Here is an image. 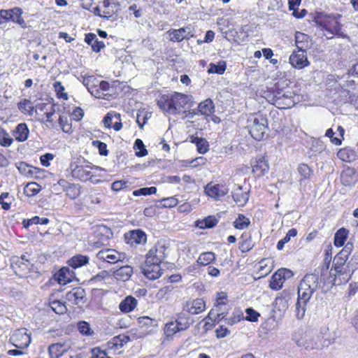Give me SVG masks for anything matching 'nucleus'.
I'll return each mask as SVG.
<instances>
[{
    "mask_svg": "<svg viewBox=\"0 0 358 358\" xmlns=\"http://www.w3.org/2000/svg\"><path fill=\"white\" fill-rule=\"evenodd\" d=\"M319 286V276L315 273L306 274L298 287V299L296 303V316L302 319L306 313L307 303Z\"/></svg>",
    "mask_w": 358,
    "mask_h": 358,
    "instance_id": "nucleus-1",
    "label": "nucleus"
},
{
    "mask_svg": "<svg viewBox=\"0 0 358 358\" xmlns=\"http://www.w3.org/2000/svg\"><path fill=\"white\" fill-rule=\"evenodd\" d=\"M232 197L237 205L244 206L248 201L249 195L248 192L243 191L241 186H238L232 192Z\"/></svg>",
    "mask_w": 358,
    "mask_h": 358,
    "instance_id": "nucleus-22",
    "label": "nucleus"
},
{
    "mask_svg": "<svg viewBox=\"0 0 358 358\" xmlns=\"http://www.w3.org/2000/svg\"><path fill=\"white\" fill-rule=\"evenodd\" d=\"M96 257L99 259L105 261L110 264H115L124 259V255L113 249H106L100 250Z\"/></svg>",
    "mask_w": 358,
    "mask_h": 358,
    "instance_id": "nucleus-10",
    "label": "nucleus"
},
{
    "mask_svg": "<svg viewBox=\"0 0 358 358\" xmlns=\"http://www.w3.org/2000/svg\"><path fill=\"white\" fill-rule=\"evenodd\" d=\"M228 192L227 187L220 184L212 185L209 183L205 187L206 194L216 200H219L221 197L225 196Z\"/></svg>",
    "mask_w": 358,
    "mask_h": 358,
    "instance_id": "nucleus-13",
    "label": "nucleus"
},
{
    "mask_svg": "<svg viewBox=\"0 0 358 358\" xmlns=\"http://www.w3.org/2000/svg\"><path fill=\"white\" fill-rule=\"evenodd\" d=\"M298 172L301 176L300 181L309 179L313 173V170L307 164H301L298 167Z\"/></svg>",
    "mask_w": 358,
    "mask_h": 358,
    "instance_id": "nucleus-43",
    "label": "nucleus"
},
{
    "mask_svg": "<svg viewBox=\"0 0 358 358\" xmlns=\"http://www.w3.org/2000/svg\"><path fill=\"white\" fill-rule=\"evenodd\" d=\"M192 96L179 92L162 95L157 101L159 107L170 114L179 113L181 108L191 106Z\"/></svg>",
    "mask_w": 358,
    "mask_h": 358,
    "instance_id": "nucleus-2",
    "label": "nucleus"
},
{
    "mask_svg": "<svg viewBox=\"0 0 358 358\" xmlns=\"http://www.w3.org/2000/svg\"><path fill=\"white\" fill-rule=\"evenodd\" d=\"M127 187V182L124 180H117L112 183L111 189L117 192Z\"/></svg>",
    "mask_w": 358,
    "mask_h": 358,
    "instance_id": "nucleus-59",
    "label": "nucleus"
},
{
    "mask_svg": "<svg viewBox=\"0 0 358 358\" xmlns=\"http://www.w3.org/2000/svg\"><path fill=\"white\" fill-rule=\"evenodd\" d=\"M89 92L96 99H105V96L108 94V93H103L97 85L90 88Z\"/></svg>",
    "mask_w": 358,
    "mask_h": 358,
    "instance_id": "nucleus-53",
    "label": "nucleus"
},
{
    "mask_svg": "<svg viewBox=\"0 0 358 358\" xmlns=\"http://www.w3.org/2000/svg\"><path fill=\"white\" fill-rule=\"evenodd\" d=\"M18 108L22 113H28L30 115L33 114V111L34 110V107L33 106L31 101L27 99H24L18 103Z\"/></svg>",
    "mask_w": 358,
    "mask_h": 358,
    "instance_id": "nucleus-42",
    "label": "nucleus"
},
{
    "mask_svg": "<svg viewBox=\"0 0 358 358\" xmlns=\"http://www.w3.org/2000/svg\"><path fill=\"white\" fill-rule=\"evenodd\" d=\"M71 348L70 341L56 343L51 344L48 348V352L51 358H58L64 355Z\"/></svg>",
    "mask_w": 358,
    "mask_h": 358,
    "instance_id": "nucleus-15",
    "label": "nucleus"
},
{
    "mask_svg": "<svg viewBox=\"0 0 358 358\" xmlns=\"http://www.w3.org/2000/svg\"><path fill=\"white\" fill-rule=\"evenodd\" d=\"M306 51H294L289 57V63L295 69H301L310 64L306 55Z\"/></svg>",
    "mask_w": 358,
    "mask_h": 358,
    "instance_id": "nucleus-9",
    "label": "nucleus"
},
{
    "mask_svg": "<svg viewBox=\"0 0 358 358\" xmlns=\"http://www.w3.org/2000/svg\"><path fill=\"white\" fill-rule=\"evenodd\" d=\"M357 176L353 169H347L341 174L342 183L345 186H350L357 181Z\"/></svg>",
    "mask_w": 358,
    "mask_h": 358,
    "instance_id": "nucleus-30",
    "label": "nucleus"
},
{
    "mask_svg": "<svg viewBox=\"0 0 358 358\" xmlns=\"http://www.w3.org/2000/svg\"><path fill=\"white\" fill-rule=\"evenodd\" d=\"M124 240L131 246L144 245L147 241V235L141 229H134L124 234Z\"/></svg>",
    "mask_w": 358,
    "mask_h": 358,
    "instance_id": "nucleus-8",
    "label": "nucleus"
},
{
    "mask_svg": "<svg viewBox=\"0 0 358 358\" xmlns=\"http://www.w3.org/2000/svg\"><path fill=\"white\" fill-rule=\"evenodd\" d=\"M22 10L19 7H15L10 9V21L19 24L22 28L27 27V23L22 17Z\"/></svg>",
    "mask_w": 358,
    "mask_h": 358,
    "instance_id": "nucleus-27",
    "label": "nucleus"
},
{
    "mask_svg": "<svg viewBox=\"0 0 358 358\" xmlns=\"http://www.w3.org/2000/svg\"><path fill=\"white\" fill-rule=\"evenodd\" d=\"M93 146L97 148L99 153L103 156H107L108 155V150L107 149V145L100 141L96 140L92 141Z\"/></svg>",
    "mask_w": 358,
    "mask_h": 358,
    "instance_id": "nucleus-52",
    "label": "nucleus"
},
{
    "mask_svg": "<svg viewBox=\"0 0 358 358\" xmlns=\"http://www.w3.org/2000/svg\"><path fill=\"white\" fill-rule=\"evenodd\" d=\"M270 101L280 108H290L295 103L290 96L285 95V94L280 95V93L278 95H274Z\"/></svg>",
    "mask_w": 358,
    "mask_h": 358,
    "instance_id": "nucleus-20",
    "label": "nucleus"
},
{
    "mask_svg": "<svg viewBox=\"0 0 358 358\" xmlns=\"http://www.w3.org/2000/svg\"><path fill=\"white\" fill-rule=\"evenodd\" d=\"M252 173L257 177H261L268 171L269 165L268 161L264 157L256 159L252 165Z\"/></svg>",
    "mask_w": 358,
    "mask_h": 358,
    "instance_id": "nucleus-19",
    "label": "nucleus"
},
{
    "mask_svg": "<svg viewBox=\"0 0 358 358\" xmlns=\"http://www.w3.org/2000/svg\"><path fill=\"white\" fill-rule=\"evenodd\" d=\"M227 314V309L224 301L217 303L209 312L208 317L215 322H220Z\"/></svg>",
    "mask_w": 358,
    "mask_h": 358,
    "instance_id": "nucleus-18",
    "label": "nucleus"
},
{
    "mask_svg": "<svg viewBox=\"0 0 358 358\" xmlns=\"http://www.w3.org/2000/svg\"><path fill=\"white\" fill-rule=\"evenodd\" d=\"M136 306L137 300L131 296H128L120 302L119 308L123 313H129L132 311Z\"/></svg>",
    "mask_w": 358,
    "mask_h": 358,
    "instance_id": "nucleus-26",
    "label": "nucleus"
},
{
    "mask_svg": "<svg viewBox=\"0 0 358 358\" xmlns=\"http://www.w3.org/2000/svg\"><path fill=\"white\" fill-rule=\"evenodd\" d=\"M191 142L196 146L197 151L201 154H204L208 150V143L202 138L192 136Z\"/></svg>",
    "mask_w": 358,
    "mask_h": 358,
    "instance_id": "nucleus-33",
    "label": "nucleus"
},
{
    "mask_svg": "<svg viewBox=\"0 0 358 358\" xmlns=\"http://www.w3.org/2000/svg\"><path fill=\"white\" fill-rule=\"evenodd\" d=\"M177 327H178V326H177L176 323L174 322H171L166 324V327H165V333H166V336H171L178 331H181L180 330L177 329H178Z\"/></svg>",
    "mask_w": 358,
    "mask_h": 358,
    "instance_id": "nucleus-55",
    "label": "nucleus"
},
{
    "mask_svg": "<svg viewBox=\"0 0 358 358\" xmlns=\"http://www.w3.org/2000/svg\"><path fill=\"white\" fill-rule=\"evenodd\" d=\"M10 9L0 10V24L6 23L10 21Z\"/></svg>",
    "mask_w": 358,
    "mask_h": 358,
    "instance_id": "nucleus-62",
    "label": "nucleus"
},
{
    "mask_svg": "<svg viewBox=\"0 0 358 358\" xmlns=\"http://www.w3.org/2000/svg\"><path fill=\"white\" fill-rule=\"evenodd\" d=\"M143 275L150 280H155L159 278L162 273L160 265L147 264L145 262L141 266Z\"/></svg>",
    "mask_w": 358,
    "mask_h": 358,
    "instance_id": "nucleus-14",
    "label": "nucleus"
},
{
    "mask_svg": "<svg viewBox=\"0 0 358 358\" xmlns=\"http://www.w3.org/2000/svg\"><path fill=\"white\" fill-rule=\"evenodd\" d=\"M198 110L201 115L210 116L215 110V105L210 99H207L199 104Z\"/></svg>",
    "mask_w": 358,
    "mask_h": 358,
    "instance_id": "nucleus-28",
    "label": "nucleus"
},
{
    "mask_svg": "<svg viewBox=\"0 0 358 358\" xmlns=\"http://www.w3.org/2000/svg\"><path fill=\"white\" fill-rule=\"evenodd\" d=\"M13 201V197L10 196L8 192H3L0 195V204L4 210H8L10 208Z\"/></svg>",
    "mask_w": 358,
    "mask_h": 358,
    "instance_id": "nucleus-44",
    "label": "nucleus"
},
{
    "mask_svg": "<svg viewBox=\"0 0 358 358\" xmlns=\"http://www.w3.org/2000/svg\"><path fill=\"white\" fill-rule=\"evenodd\" d=\"M11 339L15 342L13 345L20 349L27 348L31 341L30 334H28L27 329L16 330L12 335Z\"/></svg>",
    "mask_w": 358,
    "mask_h": 358,
    "instance_id": "nucleus-7",
    "label": "nucleus"
},
{
    "mask_svg": "<svg viewBox=\"0 0 358 358\" xmlns=\"http://www.w3.org/2000/svg\"><path fill=\"white\" fill-rule=\"evenodd\" d=\"M289 292H283L280 296H278L274 301L275 308L280 311H285L289 306V301L290 299Z\"/></svg>",
    "mask_w": 358,
    "mask_h": 358,
    "instance_id": "nucleus-24",
    "label": "nucleus"
},
{
    "mask_svg": "<svg viewBox=\"0 0 358 358\" xmlns=\"http://www.w3.org/2000/svg\"><path fill=\"white\" fill-rule=\"evenodd\" d=\"M337 155L343 162H351L355 157L354 152L346 148L340 150Z\"/></svg>",
    "mask_w": 358,
    "mask_h": 358,
    "instance_id": "nucleus-46",
    "label": "nucleus"
},
{
    "mask_svg": "<svg viewBox=\"0 0 358 358\" xmlns=\"http://www.w3.org/2000/svg\"><path fill=\"white\" fill-rule=\"evenodd\" d=\"M89 262V257L83 255H76L69 260V264L74 268L81 267Z\"/></svg>",
    "mask_w": 358,
    "mask_h": 358,
    "instance_id": "nucleus-31",
    "label": "nucleus"
},
{
    "mask_svg": "<svg viewBox=\"0 0 358 358\" xmlns=\"http://www.w3.org/2000/svg\"><path fill=\"white\" fill-rule=\"evenodd\" d=\"M347 260V257L341 256V254L339 253L334 257L333 261V266L336 275H340L343 274V266H344Z\"/></svg>",
    "mask_w": 358,
    "mask_h": 358,
    "instance_id": "nucleus-34",
    "label": "nucleus"
},
{
    "mask_svg": "<svg viewBox=\"0 0 358 358\" xmlns=\"http://www.w3.org/2000/svg\"><path fill=\"white\" fill-rule=\"evenodd\" d=\"M129 341H130V338L128 336L120 334L113 337L111 341L108 342V345L111 348L118 350L119 348L123 347Z\"/></svg>",
    "mask_w": 358,
    "mask_h": 358,
    "instance_id": "nucleus-29",
    "label": "nucleus"
},
{
    "mask_svg": "<svg viewBox=\"0 0 358 358\" xmlns=\"http://www.w3.org/2000/svg\"><path fill=\"white\" fill-rule=\"evenodd\" d=\"M246 320L250 322H256L258 320V317L260 316V314L257 313L254 309L249 308H247L246 310Z\"/></svg>",
    "mask_w": 358,
    "mask_h": 358,
    "instance_id": "nucleus-56",
    "label": "nucleus"
},
{
    "mask_svg": "<svg viewBox=\"0 0 358 358\" xmlns=\"http://www.w3.org/2000/svg\"><path fill=\"white\" fill-rule=\"evenodd\" d=\"M59 124L64 132L70 133L71 131V126L66 122V117L60 116L59 118Z\"/></svg>",
    "mask_w": 358,
    "mask_h": 358,
    "instance_id": "nucleus-58",
    "label": "nucleus"
},
{
    "mask_svg": "<svg viewBox=\"0 0 358 358\" xmlns=\"http://www.w3.org/2000/svg\"><path fill=\"white\" fill-rule=\"evenodd\" d=\"M41 189V186L36 182H29L24 188V194L28 196H33L38 194Z\"/></svg>",
    "mask_w": 358,
    "mask_h": 358,
    "instance_id": "nucleus-41",
    "label": "nucleus"
},
{
    "mask_svg": "<svg viewBox=\"0 0 358 358\" xmlns=\"http://www.w3.org/2000/svg\"><path fill=\"white\" fill-rule=\"evenodd\" d=\"M96 81V78L93 76H87L83 77V84L87 87L88 91L90 90V88L93 87L96 84L94 82Z\"/></svg>",
    "mask_w": 358,
    "mask_h": 358,
    "instance_id": "nucleus-57",
    "label": "nucleus"
},
{
    "mask_svg": "<svg viewBox=\"0 0 358 358\" xmlns=\"http://www.w3.org/2000/svg\"><path fill=\"white\" fill-rule=\"evenodd\" d=\"M96 236H101L102 241H106L113 237V232L110 228L106 225H99L95 231Z\"/></svg>",
    "mask_w": 358,
    "mask_h": 358,
    "instance_id": "nucleus-36",
    "label": "nucleus"
},
{
    "mask_svg": "<svg viewBox=\"0 0 358 358\" xmlns=\"http://www.w3.org/2000/svg\"><path fill=\"white\" fill-rule=\"evenodd\" d=\"M157 192V188L155 187H143L138 189H136L133 192V194L134 196H141V195H151L155 194Z\"/></svg>",
    "mask_w": 358,
    "mask_h": 358,
    "instance_id": "nucleus-48",
    "label": "nucleus"
},
{
    "mask_svg": "<svg viewBox=\"0 0 358 358\" xmlns=\"http://www.w3.org/2000/svg\"><path fill=\"white\" fill-rule=\"evenodd\" d=\"M216 336L217 338H224L227 335L229 334L230 331L228 330L227 328L224 327V326H220L215 331Z\"/></svg>",
    "mask_w": 358,
    "mask_h": 358,
    "instance_id": "nucleus-64",
    "label": "nucleus"
},
{
    "mask_svg": "<svg viewBox=\"0 0 358 358\" xmlns=\"http://www.w3.org/2000/svg\"><path fill=\"white\" fill-rule=\"evenodd\" d=\"M175 322L178 326L177 329L180 331H185L190 327L189 318L185 317L182 313L178 315Z\"/></svg>",
    "mask_w": 358,
    "mask_h": 358,
    "instance_id": "nucleus-40",
    "label": "nucleus"
},
{
    "mask_svg": "<svg viewBox=\"0 0 358 358\" xmlns=\"http://www.w3.org/2000/svg\"><path fill=\"white\" fill-rule=\"evenodd\" d=\"M326 136L329 137L331 141L335 145H341L342 142V139L338 137H334V132L332 129H329L326 131Z\"/></svg>",
    "mask_w": 358,
    "mask_h": 358,
    "instance_id": "nucleus-61",
    "label": "nucleus"
},
{
    "mask_svg": "<svg viewBox=\"0 0 358 358\" xmlns=\"http://www.w3.org/2000/svg\"><path fill=\"white\" fill-rule=\"evenodd\" d=\"M133 273V268L129 266H121L113 272L114 277L119 280H128Z\"/></svg>",
    "mask_w": 358,
    "mask_h": 358,
    "instance_id": "nucleus-25",
    "label": "nucleus"
},
{
    "mask_svg": "<svg viewBox=\"0 0 358 358\" xmlns=\"http://www.w3.org/2000/svg\"><path fill=\"white\" fill-rule=\"evenodd\" d=\"M85 289L80 287H77L66 293V299L72 304L82 306L85 302Z\"/></svg>",
    "mask_w": 358,
    "mask_h": 358,
    "instance_id": "nucleus-11",
    "label": "nucleus"
},
{
    "mask_svg": "<svg viewBox=\"0 0 358 358\" xmlns=\"http://www.w3.org/2000/svg\"><path fill=\"white\" fill-rule=\"evenodd\" d=\"M353 249V244L352 243L348 242L343 250L339 252L341 256H344L348 259L349 255L352 252Z\"/></svg>",
    "mask_w": 358,
    "mask_h": 358,
    "instance_id": "nucleus-63",
    "label": "nucleus"
},
{
    "mask_svg": "<svg viewBox=\"0 0 358 358\" xmlns=\"http://www.w3.org/2000/svg\"><path fill=\"white\" fill-rule=\"evenodd\" d=\"M134 148L139 151L136 152L137 157H144L148 155V150L145 149L143 142L141 139H136L134 143Z\"/></svg>",
    "mask_w": 358,
    "mask_h": 358,
    "instance_id": "nucleus-49",
    "label": "nucleus"
},
{
    "mask_svg": "<svg viewBox=\"0 0 358 358\" xmlns=\"http://www.w3.org/2000/svg\"><path fill=\"white\" fill-rule=\"evenodd\" d=\"M94 13L101 17L110 19L113 17L115 14L114 6L110 3V0H103V1L95 8Z\"/></svg>",
    "mask_w": 358,
    "mask_h": 358,
    "instance_id": "nucleus-12",
    "label": "nucleus"
},
{
    "mask_svg": "<svg viewBox=\"0 0 358 358\" xmlns=\"http://www.w3.org/2000/svg\"><path fill=\"white\" fill-rule=\"evenodd\" d=\"M248 127L252 137L257 141H261L268 130V120L265 115H257L249 120Z\"/></svg>",
    "mask_w": 358,
    "mask_h": 358,
    "instance_id": "nucleus-4",
    "label": "nucleus"
},
{
    "mask_svg": "<svg viewBox=\"0 0 358 358\" xmlns=\"http://www.w3.org/2000/svg\"><path fill=\"white\" fill-rule=\"evenodd\" d=\"M50 307L57 314H62L66 310V306L59 301H54L51 302Z\"/></svg>",
    "mask_w": 358,
    "mask_h": 358,
    "instance_id": "nucleus-51",
    "label": "nucleus"
},
{
    "mask_svg": "<svg viewBox=\"0 0 358 358\" xmlns=\"http://www.w3.org/2000/svg\"><path fill=\"white\" fill-rule=\"evenodd\" d=\"M348 234V231L341 228L337 231L334 236V245L336 247H341L344 245Z\"/></svg>",
    "mask_w": 358,
    "mask_h": 358,
    "instance_id": "nucleus-35",
    "label": "nucleus"
},
{
    "mask_svg": "<svg viewBox=\"0 0 358 358\" xmlns=\"http://www.w3.org/2000/svg\"><path fill=\"white\" fill-rule=\"evenodd\" d=\"M250 224L249 218L242 214H239L234 222V227L239 230L246 229Z\"/></svg>",
    "mask_w": 358,
    "mask_h": 358,
    "instance_id": "nucleus-39",
    "label": "nucleus"
},
{
    "mask_svg": "<svg viewBox=\"0 0 358 358\" xmlns=\"http://www.w3.org/2000/svg\"><path fill=\"white\" fill-rule=\"evenodd\" d=\"M163 205L166 208H172L178 204V199L173 196L162 199Z\"/></svg>",
    "mask_w": 358,
    "mask_h": 358,
    "instance_id": "nucleus-60",
    "label": "nucleus"
},
{
    "mask_svg": "<svg viewBox=\"0 0 358 358\" xmlns=\"http://www.w3.org/2000/svg\"><path fill=\"white\" fill-rule=\"evenodd\" d=\"M66 196L71 199H75L80 194V186L78 185L72 184L69 186V188L65 191Z\"/></svg>",
    "mask_w": 358,
    "mask_h": 358,
    "instance_id": "nucleus-47",
    "label": "nucleus"
},
{
    "mask_svg": "<svg viewBox=\"0 0 358 358\" xmlns=\"http://www.w3.org/2000/svg\"><path fill=\"white\" fill-rule=\"evenodd\" d=\"M116 119V120L120 121V114L115 113V112H110L106 114V115L103 117V122L104 124V126L106 128H111L112 124H113V120Z\"/></svg>",
    "mask_w": 358,
    "mask_h": 358,
    "instance_id": "nucleus-45",
    "label": "nucleus"
},
{
    "mask_svg": "<svg viewBox=\"0 0 358 358\" xmlns=\"http://www.w3.org/2000/svg\"><path fill=\"white\" fill-rule=\"evenodd\" d=\"M293 275L292 271L287 268L278 269L271 277L270 287L274 290H278L282 288L283 283L287 278Z\"/></svg>",
    "mask_w": 358,
    "mask_h": 358,
    "instance_id": "nucleus-6",
    "label": "nucleus"
},
{
    "mask_svg": "<svg viewBox=\"0 0 358 358\" xmlns=\"http://www.w3.org/2000/svg\"><path fill=\"white\" fill-rule=\"evenodd\" d=\"M166 249L167 248L163 244H156L148 251L145 262L160 265L166 257Z\"/></svg>",
    "mask_w": 358,
    "mask_h": 358,
    "instance_id": "nucleus-5",
    "label": "nucleus"
},
{
    "mask_svg": "<svg viewBox=\"0 0 358 358\" xmlns=\"http://www.w3.org/2000/svg\"><path fill=\"white\" fill-rule=\"evenodd\" d=\"M78 329L79 331L83 335L90 336L93 334V331L91 330L90 324L85 321L79 322L78 323Z\"/></svg>",
    "mask_w": 358,
    "mask_h": 358,
    "instance_id": "nucleus-50",
    "label": "nucleus"
},
{
    "mask_svg": "<svg viewBox=\"0 0 358 358\" xmlns=\"http://www.w3.org/2000/svg\"><path fill=\"white\" fill-rule=\"evenodd\" d=\"M69 169L71 176L83 182L91 179L98 171L102 170L101 167L92 165L90 163L85 164L71 163Z\"/></svg>",
    "mask_w": 358,
    "mask_h": 358,
    "instance_id": "nucleus-3",
    "label": "nucleus"
},
{
    "mask_svg": "<svg viewBox=\"0 0 358 358\" xmlns=\"http://www.w3.org/2000/svg\"><path fill=\"white\" fill-rule=\"evenodd\" d=\"M215 260V255L213 252H206L200 255L197 259V263L201 265L206 266Z\"/></svg>",
    "mask_w": 358,
    "mask_h": 358,
    "instance_id": "nucleus-37",
    "label": "nucleus"
},
{
    "mask_svg": "<svg viewBox=\"0 0 358 358\" xmlns=\"http://www.w3.org/2000/svg\"><path fill=\"white\" fill-rule=\"evenodd\" d=\"M227 63L224 60H221L217 64L210 63L208 69V73H217L222 75L226 71Z\"/></svg>",
    "mask_w": 358,
    "mask_h": 358,
    "instance_id": "nucleus-32",
    "label": "nucleus"
},
{
    "mask_svg": "<svg viewBox=\"0 0 358 358\" xmlns=\"http://www.w3.org/2000/svg\"><path fill=\"white\" fill-rule=\"evenodd\" d=\"M217 223V220L213 216H208L206 218L197 221L196 227L200 229H210L214 227Z\"/></svg>",
    "mask_w": 358,
    "mask_h": 358,
    "instance_id": "nucleus-38",
    "label": "nucleus"
},
{
    "mask_svg": "<svg viewBox=\"0 0 358 358\" xmlns=\"http://www.w3.org/2000/svg\"><path fill=\"white\" fill-rule=\"evenodd\" d=\"M13 139L10 137L9 134L4 131L1 135H0V145L3 147H9L13 143Z\"/></svg>",
    "mask_w": 358,
    "mask_h": 358,
    "instance_id": "nucleus-54",
    "label": "nucleus"
},
{
    "mask_svg": "<svg viewBox=\"0 0 358 358\" xmlns=\"http://www.w3.org/2000/svg\"><path fill=\"white\" fill-rule=\"evenodd\" d=\"M170 40L173 42H180L184 39H189L193 36L189 27L180 28L168 31Z\"/></svg>",
    "mask_w": 358,
    "mask_h": 358,
    "instance_id": "nucleus-17",
    "label": "nucleus"
},
{
    "mask_svg": "<svg viewBox=\"0 0 358 358\" xmlns=\"http://www.w3.org/2000/svg\"><path fill=\"white\" fill-rule=\"evenodd\" d=\"M310 37L303 33L296 31L295 34V43L297 49L306 51L310 48Z\"/></svg>",
    "mask_w": 358,
    "mask_h": 358,
    "instance_id": "nucleus-21",
    "label": "nucleus"
},
{
    "mask_svg": "<svg viewBox=\"0 0 358 358\" xmlns=\"http://www.w3.org/2000/svg\"><path fill=\"white\" fill-rule=\"evenodd\" d=\"M29 134V130L25 123L17 124L13 133L15 139L18 142L25 141L28 138Z\"/></svg>",
    "mask_w": 358,
    "mask_h": 358,
    "instance_id": "nucleus-23",
    "label": "nucleus"
},
{
    "mask_svg": "<svg viewBox=\"0 0 358 358\" xmlns=\"http://www.w3.org/2000/svg\"><path fill=\"white\" fill-rule=\"evenodd\" d=\"M206 308L205 301L203 299H196L186 302L183 310L190 314L196 315L203 312Z\"/></svg>",
    "mask_w": 358,
    "mask_h": 358,
    "instance_id": "nucleus-16",
    "label": "nucleus"
}]
</instances>
